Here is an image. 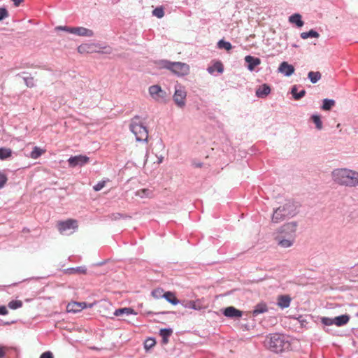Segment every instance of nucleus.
<instances>
[{"label":"nucleus","instance_id":"23","mask_svg":"<svg viewBox=\"0 0 358 358\" xmlns=\"http://www.w3.org/2000/svg\"><path fill=\"white\" fill-rule=\"evenodd\" d=\"M168 302L172 305H177L180 303V301L176 297L175 294L171 292H166L163 296Z\"/></svg>","mask_w":358,"mask_h":358},{"label":"nucleus","instance_id":"46","mask_svg":"<svg viewBox=\"0 0 358 358\" xmlns=\"http://www.w3.org/2000/svg\"><path fill=\"white\" fill-rule=\"evenodd\" d=\"M105 185H106V181H104V180L99 181L97 184H96L93 187V189L96 192L100 191L101 189H102L104 187Z\"/></svg>","mask_w":358,"mask_h":358},{"label":"nucleus","instance_id":"13","mask_svg":"<svg viewBox=\"0 0 358 358\" xmlns=\"http://www.w3.org/2000/svg\"><path fill=\"white\" fill-rule=\"evenodd\" d=\"M294 67L287 62H282L278 68V71L286 77L292 76L294 72Z\"/></svg>","mask_w":358,"mask_h":358},{"label":"nucleus","instance_id":"7","mask_svg":"<svg viewBox=\"0 0 358 358\" xmlns=\"http://www.w3.org/2000/svg\"><path fill=\"white\" fill-rule=\"evenodd\" d=\"M297 228L296 222H291L283 224L279 229L280 236L295 238Z\"/></svg>","mask_w":358,"mask_h":358},{"label":"nucleus","instance_id":"12","mask_svg":"<svg viewBox=\"0 0 358 358\" xmlns=\"http://www.w3.org/2000/svg\"><path fill=\"white\" fill-rule=\"evenodd\" d=\"M76 221L68 220L64 222H59L57 224L58 230L61 234H64L68 230L76 228Z\"/></svg>","mask_w":358,"mask_h":358},{"label":"nucleus","instance_id":"25","mask_svg":"<svg viewBox=\"0 0 358 358\" xmlns=\"http://www.w3.org/2000/svg\"><path fill=\"white\" fill-rule=\"evenodd\" d=\"M136 196L140 198H151L153 196V192L147 188L140 189L136 192Z\"/></svg>","mask_w":358,"mask_h":358},{"label":"nucleus","instance_id":"45","mask_svg":"<svg viewBox=\"0 0 358 358\" xmlns=\"http://www.w3.org/2000/svg\"><path fill=\"white\" fill-rule=\"evenodd\" d=\"M8 180L7 176L0 171V189L3 188Z\"/></svg>","mask_w":358,"mask_h":358},{"label":"nucleus","instance_id":"2","mask_svg":"<svg viewBox=\"0 0 358 358\" xmlns=\"http://www.w3.org/2000/svg\"><path fill=\"white\" fill-rule=\"evenodd\" d=\"M130 131L135 135L136 140L139 142H147L148 138V130L141 121L139 115H135L129 124Z\"/></svg>","mask_w":358,"mask_h":358},{"label":"nucleus","instance_id":"30","mask_svg":"<svg viewBox=\"0 0 358 358\" xmlns=\"http://www.w3.org/2000/svg\"><path fill=\"white\" fill-rule=\"evenodd\" d=\"M300 36L303 39H307L308 38H319L320 34L317 31L310 29L309 31L301 33Z\"/></svg>","mask_w":358,"mask_h":358},{"label":"nucleus","instance_id":"56","mask_svg":"<svg viewBox=\"0 0 358 358\" xmlns=\"http://www.w3.org/2000/svg\"><path fill=\"white\" fill-rule=\"evenodd\" d=\"M357 316H358V314H357Z\"/></svg>","mask_w":358,"mask_h":358},{"label":"nucleus","instance_id":"43","mask_svg":"<svg viewBox=\"0 0 358 358\" xmlns=\"http://www.w3.org/2000/svg\"><path fill=\"white\" fill-rule=\"evenodd\" d=\"M57 29L65 31L66 32L73 34H74V31H74L75 27H67V26H59V27H57Z\"/></svg>","mask_w":358,"mask_h":358},{"label":"nucleus","instance_id":"33","mask_svg":"<svg viewBox=\"0 0 358 358\" xmlns=\"http://www.w3.org/2000/svg\"><path fill=\"white\" fill-rule=\"evenodd\" d=\"M171 63H172V62H170L166 59H162V60H159L155 62V64L157 65V66L159 69H169V70L170 69Z\"/></svg>","mask_w":358,"mask_h":358},{"label":"nucleus","instance_id":"26","mask_svg":"<svg viewBox=\"0 0 358 358\" xmlns=\"http://www.w3.org/2000/svg\"><path fill=\"white\" fill-rule=\"evenodd\" d=\"M297 90L298 88L296 85H294L291 90V94H292V96L295 100L301 99L305 96L306 93V90L303 89L301 90L300 92H298Z\"/></svg>","mask_w":358,"mask_h":358},{"label":"nucleus","instance_id":"18","mask_svg":"<svg viewBox=\"0 0 358 358\" xmlns=\"http://www.w3.org/2000/svg\"><path fill=\"white\" fill-rule=\"evenodd\" d=\"M271 92V87L267 84L260 85L255 92V94L259 98H265Z\"/></svg>","mask_w":358,"mask_h":358},{"label":"nucleus","instance_id":"51","mask_svg":"<svg viewBox=\"0 0 358 358\" xmlns=\"http://www.w3.org/2000/svg\"><path fill=\"white\" fill-rule=\"evenodd\" d=\"M24 0H12L15 6H19Z\"/></svg>","mask_w":358,"mask_h":358},{"label":"nucleus","instance_id":"41","mask_svg":"<svg viewBox=\"0 0 358 358\" xmlns=\"http://www.w3.org/2000/svg\"><path fill=\"white\" fill-rule=\"evenodd\" d=\"M152 15L158 18H162L164 15V11L162 8H156L153 10Z\"/></svg>","mask_w":358,"mask_h":358},{"label":"nucleus","instance_id":"21","mask_svg":"<svg viewBox=\"0 0 358 358\" xmlns=\"http://www.w3.org/2000/svg\"><path fill=\"white\" fill-rule=\"evenodd\" d=\"M268 310V306L265 303H259L254 307L252 315V316L256 317L259 314L267 312Z\"/></svg>","mask_w":358,"mask_h":358},{"label":"nucleus","instance_id":"16","mask_svg":"<svg viewBox=\"0 0 358 358\" xmlns=\"http://www.w3.org/2000/svg\"><path fill=\"white\" fill-rule=\"evenodd\" d=\"M292 298L289 295H279L277 299V305L282 309L287 308L290 306Z\"/></svg>","mask_w":358,"mask_h":358},{"label":"nucleus","instance_id":"34","mask_svg":"<svg viewBox=\"0 0 358 358\" xmlns=\"http://www.w3.org/2000/svg\"><path fill=\"white\" fill-rule=\"evenodd\" d=\"M186 308H190L193 310H201V306L198 301H189L185 304Z\"/></svg>","mask_w":358,"mask_h":358},{"label":"nucleus","instance_id":"49","mask_svg":"<svg viewBox=\"0 0 358 358\" xmlns=\"http://www.w3.org/2000/svg\"><path fill=\"white\" fill-rule=\"evenodd\" d=\"M8 314V310L6 306H0V315H6Z\"/></svg>","mask_w":358,"mask_h":358},{"label":"nucleus","instance_id":"35","mask_svg":"<svg viewBox=\"0 0 358 358\" xmlns=\"http://www.w3.org/2000/svg\"><path fill=\"white\" fill-rule=\"evenodd\" d=\"M312 121L315 123L317 129L321 130L322 129V122L319 115L314 114L311 116Z\"/></svg>","mask_w":358,"mask_h":358},{"label":"nucleus","instance_id":"1","mask_svg":"<svg viewBox=\"0 0 358 358\" xmlns=\"http://www.w3.org/2000/svg\"><path fill=\"white\" fill-rule=\"evenodd\" d=\"M296 213L295 203L292 201H287L283 205L274 209L271 220L273 223H279L285 219L294 217Z\"/></svg>","mask_w":358,"mask_h":358},{"label":"nucleus","instance_id":"31","mask_svg":"<svg viewBox=\"0 0 358 358\" xmlns=\"http://www.w3.org/2000/svg\"><path fill=\"white\" fill-rule=\"evenodd\" d=\"M45 152V150L40 148L39 147L35 146L33 150L30 152L29 157L31 159H36Z\"/></svg>","mask_w":358,"mask_h":358},{"label":"nucleus","instance_id":"54","mask_svg":"<svg viewBox=\"0 0 358 358\" xmlns=\"http://www.w3.org/2000/svg\"><path fill=\"white\" fill-rule=\"evenodd\" d=\"M157 292V291H155H155H153V292H152V296H155Z\"/></svg>","mask_w":358,"mask_h":358},{"label":"nucleus","instance_id":"44","mask_svg":"<svg viewBox=\"0 0 358 358\" xmlns=\"http://www.w3.org/2000/svg\"><path fill=\"white\" fill-rule=\"evenodd\" d=\"M8 17V12L4 7L0 8V21Z\"/></svg>","mask_w":358,"mask_h":358},{"label":"nucleus","instance_id":"11","mask_svg":"<svg viewBox=\"0 0 358 358\" xmlns=\"http://www.w3.org/2000/svg\"><path fill=\"white\" fill-rule=\"evenodd\" d=\"M87 307L92 308V304L87 305L86 302L72 301L71 303H69L68 305L66 306V311L68 313H76Z\"/></svg>","mask_w":358,"mask_h":358},{"label":"nucleus","instance_id":"37","mask_svg":"<svg viewBox=\"0 0 358 358\" xmlns=\"http://www.w3.org/2000/svg\"><path fill=\"white\" fill-rule=\"evenodd\" d=\"M217 47L220 49L223 48L226 50H230L232 48L231 44L223 39L220 40L217 43Z\"/></svg>","mask_w":358,"mask_h":358},{"label":"nucleus","instance_id":"50","mask_svg":"<svg viewBox=\"0 0 358 358\" xmlns=\"http://www.w3.org/2000/svg\"><path fill=\"white\" fill-rule=\"evenodd\" d=\"M6 355V348L0 346V358H3Z\"/></svg>","mask_w":358,"mask_h":358},{"label":"nucleus","instance_id":"4","mask_svg":"<svg viewBox=\"0 0 358 358\" xmlns=\"http://www.w3.org/2000/svg\"><path fill=\"white\" fill-rule=\"evenodd\" d=\"M187 92L185 87L180 84L175 85V92L173 96V99L177 106L180 108H183L186 105Z\"/></svg>","mask_w":358,"mask_h":358},{"label":"nucleus","instance_id":"53","mask_svg":"<svg viewBox=\"0 0 358 358\" xmlns=\"http://www.w3.org/2000/svg\"><path fill=\"white\" fill-rule=\"evenodd\" d=\"M202 163H197V164H195V166L196 167H201L202 166Z\"/></svg>","mask_w":358,"mask_h":358},{"label":"nucleus","instance_id":"5","mask_svg":"<svg viewBox=\"0 0 358 358\" xmlns=\"http://www.w3.org/2000/svg\"><path fill=\"white\" fill-rule=\"evenodd\" d=\"M350 320V316L347 314L341 315L334 318H330L327 317H322L320 319L322 324L325 326H330L335 324L338 327H342L346 324Z\"/></svg>","mask_w":358,"mask_h":358},{"label":"nucleus","instance_id":"55","mask_svg":"<svg viewBox=\"0 0 358 358\" xmlns=\"http://www.w3.org/2000/svg\"><path fill=\"white\" fill-rule=\"evenodd\" d=\"M147 314L148 315H153L154 313L152 312H148Z\"/></svg>","mask_w":358,"mask_h":358},{"label":"nucleus","instance_id":"14","mask_svg":"<svg viewBox=\"0 0 358 358\" xmlns=\"http://www.w3.org/2000/svg\"><path fill=\"white\" fill-rule=\"evenodd\" d=\"M223 314L227 317L229 318H238L242 317L243 312L236 309L234 306H229L224 308Z\"/></svg>","mask_w":358,"mask_h":358},{"label":"nucleus","instance_id":"9","mask_svg":"<svg viewBox=\"0 0 358 358\" xmlns=\"http://www.w3.org/2000/svg\"><path fill=\"white\" fill-rule=\"evenodd\" d=\"M148 91L151 97L157 101L164 100L166 97V92L158 85L150 86Z\"/></svg>","mask_w":358,"mask_h":358},{"label":"nucleus","instance_id":"39","mask_svg":"<svg viewBox=\"0 0 358 358\" xmlns=\"http://www.w3.org/2000/svg\"><path fill=\"white\" fill-rule=\"evenodd\" d=\"M22 306V302L20 300H12L8 304V307L10 309L15 310Z\"/></svg>","mask_w":358,"mask_h":358},{"label":"nucleus","instance_id":"20","mask_svg":"<svg viewBox=\"0 0 358 358\" xmlns=\"http://www.w3.org/2000/svg\"><path fill=\"white\" fill-rule=\"evenodd\" d=\"M113 315L115 316L119 317V316H123V315H137V313L131 308H122L116 309Z\"/></svg>","mask_w":358,"mask_h":358},{"label":"nucleus","instance_id":"42","mask_svg":"<svg viewBox=\"0 0 358 358\" xmlns=\"http://www.w3.org/2000/svg\"><path fill=\"white\" fill-rule=\"evenodd\" d=\"M23 80L26 86L28 87H33L35 85L34 78L32 77H24Z\"/></svg>","mask_w":358,"mask_h":358},{"label":"nucleus","instance_id":"17","mask_svg":"<svg viewBox=\"0 0 358 358\" xmlns=\"http://www.w3.org/2000/svg\"><path fill=\"white\" fill-rule=\"evenodd\" d=\"M347 187L358 186V172L349 169Z\"/></svg>","mask_w":358,"mask_h":358},{"label":"nucleus","instance_id":"15","mask_svg":"<svg viewBox=\"0 0 358 358\" xmlns=\"http://www.w3.org/2000/svg\"><path fill=\"white\" fill-rule=\"evenodd\" d=\"M244 59L248 64V69L250 71H254L255 67L261 64V59L259 58L251 55L245 56Z\"/></svg>","mask_w":358,"mask_h":358},{"label":"nucleus","instance_id":"28","mask_svg":"<svg viewBox=\"0 0 358 358\" xmlns=\"http://www.w3.org/2000/svg\"><path fill=\"white\" fill-rule=\"evenodd\" d=\"M322 75L319 71H310L308 78L313 84L317 83L321 79Z\"/></svg>","mask_w":358,"mask_h":358},{"label":"nucleus","instance_id":"36","mask_svg":"<svg viewBox=\"0 0 358 358\" xmlns=\"http://www.w3.org/2000/svg\"><path fill=\"white\" fill-rule=\"evenodd\" d=\"M69 273H82L85 274L87 272V268L84 266H77L75 268H70L68 269Z\"/></svg>","mask_w":358,"mask_h":358},{"label":"nucleus","instance_id":"3","mask_svg":"<svg viewBox=\"0 0 358 358\" xmlns=\"http://www.w3.org/2000/svg\"><path fill=\"white\" fill-rule=\"evenodd\" d=\"M269 349L276 353L282 352L289 344L285 341L283 335L279 334H271L268 341Z\"/></svg>","mask_w":358,"mask_h":358},{"label":"nucleus","instance_id":"8","mask_svg":"<svg viewBox=\"0 0 358 358\" xmlns=\"http://www.w3.org/2000/svg\"><path fill=\"white\" fill-rule=\"evenodd\" d=\"M169 70L178 76H183L188 74L189 68V66L185 63L180 62H172Z\"/></svg>","mask_w":358,"mask_h":358},{"label":"nucleus","instance_id":"40","mask_svg":"<svg viewBox=\"0 0 358 358\" xmlns=\"http://www.w3.org/2000/svg\"><path fill=\"white\" fill-rule=\"evenodd\" d=\"M173 333V330L171 328L161 329L159 331V335L162 337L169 338Z\"/></svg>","mask_w":358,"mask_h":358},{"label":"nucleus","instance_id":"38","mask_svg":"<svg viewBox=\"0 0 358 358\" xmlns=\"http://www.w3.org/2000/svg\"><path fill=\"white\" fill-rule=\"evenodd\" d=\"M156 344L155 339L154 338L150 337L147 338L144 342V348L146 350L151 349Z\"/></svg>","mask_w":358,"mask_h":358},{"label":"nucleus","instance_id":"47","mask_svg":"<svg viewBox=\"0 0 358 358\" xmlns=\"http://www.w3.org/2000/svg\"><path fill=\"white\" fill-rule=\"evenodd\" d=\"M123 217H124V215L119 213H113L110 215L111 220H119V219L123 218Z\"/></svg>","mask_w":358,"mask_h":358},{"label":"nucleus","instance_id":"52","mask_svg":"<svg viewBox=\"0 0 358 358\" xmlns=\"http://www.w3.org/2000/svg\"><path fill=\"white\" fill-rule=\"evenodd\" d=\"M162 343L164 344H166L169 342V338L168 337H162Z\"/></svg>","mask_w":358,"mask_h":358},{"label":"nucleus","instance_id":"27","mask_svg":"<svg viewBox=\"0 0 358 358\" xmlns=\"http://www.w3.org/2000/svg\"><path fill=\"white\" fill-rule=\"evenodd\" d=\"M207 71L209 73H213L215 71L222 73L224 71V67L220 62H215L213 66H208Z\"/></svg>","mask_w":358,"mask_h":358},{"label":"nucleus","instance_id":"32","mask_svg":"<svg viewBox=\"0 0 358 358\" xmlns=\"http://www.w3.org/2000/svg\"><path fill=\"white\" fill-rule=\"evenodd\" d=\"M335 103L334 99H324L321 108L323 110H329L335 105Z\"/></svg>","mask_w":358,"mask_h":358},{"label":"nucleus","instance_id":"19","mask_svg":"<svg viewBox=\"0 0 358 358\" xmlns=\"http://www.w3.org/2000/svg\"><path fill=\"white\" fill-rule=\"evenodd\" d=\"M74 34L80 36L92 37L94 36V31L90 29L83 27H75Z\"/></svg>","mask_w":358,"mask_h":358},{"label":"nucleus","instance_id":"22","mask_svg":"<svg viewBox=\"0 0 358 358\" xmlns=\"http://www.w3.org/2000/svg\"><path fill=\"white\" fill-rule=\"evenodd\" d=\"M278 245L280 246H281L282 248H289L293 245L294 238H291V237L287 238V237H282V236H278Z\"/></svg>","mask_w":358,"mask_h":358},{"label":"nucleus","instance_id":"29","mask_svg":"<svg viewBox=\"0 0 358 358\" xmlns=\"http://www.w3.org/2000/svg\"><path fill=\"white\" fill-rule=\"evenodd\" d=\"M13 151L8 148H0V159L6 160L12 156Z\"/></svg>","mask_w":358,"mask_h":358},{"label":"nucleus","instance_id":"24","mask_svg":"<svg viewBox=\"0 0 358 358\" xmlns=\"http://www.w3.org/2000/svg\"><path fill=\"white\" fill-rule=\"evenodd\" d=\"M289 21L292 24H295L298 27H301L304 24L301 20V15L299 13H294L290 15Z\"/></svg>","mask_w":358,"mask_h":358},{"label":"nucleus","instance_id":"6","mask_svg":"<svg viewBox=\"0 0 358 358\" xmlns=\"http://www.w3.org/2000/svg\"><path fill=\"white\" fill-rule=\"evenodd\" d=\"M348 169H334L331 173L333 180L338 185L347 187L348 180Z\"/></svg>","mask_w":358,"mask_h":358},{"label":"nucleus","instance_id":"10","mask_svg":"<svg viewBox=\"0 0 358 358\" xmlns=\"http://www.w3.org/2000/svg\"><path fill=\"white\" fill-rule=\"evenodd\" d=\"M67 162L70 167L75 168L87 164L90 162V158L85 155H79L69 157Z\"/></svg>","mask_w":358,"mask_h":358},{"label":"nucleus","instance_id":"48","mask_svg":"<svg viewBox=\"0 0 358 358\" xmlns=\"http://www.w3.org/2000/svg\"><path fill=\"white\" fill-rule=\"evenodd\" d=\"M40 358H53V354L50 351H47L42 353Z\"/></svg>","mask_w":358,"mask_h":358}]
</instances>
